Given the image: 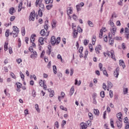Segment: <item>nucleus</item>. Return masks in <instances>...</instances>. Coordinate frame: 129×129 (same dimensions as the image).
Returning <instances> with one entry per match:
<instances>
[{
  "label": "nucleus",
  "instance_id": "nucleus-1",
  "mask_svg": "<svg viewBox=\"0 0 129 129\" xmlns=\"http://www.w3.org/2000/svg\"><path fill=\"white\" fill-rule=\"evenodd\" d=\"M60 41H61V38H60V37H58L56 39V37L53 36L51 37V39H50V42L51 44L52 45H58V44L60 43Z\"/></svg>",
  "mask_w": 129,
  "mask_h": 129
},
{
  "label": "nucleus",
  "instance_id": "nucleus-2",
  "mask_svg": "<svg viewBox=\"0 0 129 129\" xmlns=\"http://www.w3.org/2000/svg\"><path fill=\"white\" fill-rule=\"evenodd\" d=\"M42 1L43 0H36V6L39 7V10L41 11H45V6L44 4H42Z\"/></svg>",
  "mask_w": 129,
  "mask_h": 129
},
{
  "label": "nucleus",
  "instance_id": "nucleus-3",
  "mask_svg": "<svg viewBox=\"0 0 129 129\" xmlns=\"http://www.w3.org/2000/svg\"><path fill=\"white\" fill-rule=\"evenodd\" d=\"M107 56L109 57H111L114 61H116V59H115V55L114 54V51L113 50H111L110 51H108L107 53H106Z\"/></svg>",
  "mask_w": 129,
  "mask_h": 129
},
{
  "label": "nucleus",
  "instance_id": "nucleus-4",
  "mask_svg": "<svg viewBox=\"0 0 129 129\" xmlns=\"http://www.w3.org/2000/svg\"><path fill=\"white\" fill-rule=\"evenodd\" d=\"M35 17H36V15L35 14V11L33 10L30 14L29 17V21H35Z\"/></svg>",
  "mask_w": 129,
  "mask_h": 129
},
{
  "label": "nucleus",
  "instance_id": "nucleus-5",
  "mask_svg": "<svg viewBox=\"0 0 129 129\" xmlns=\"http://www.w3.org/2000/svg\"><path fill=\"white\" fill-rule=\"evenodd\" d=\"M102 49V47H101V45H98L97 46L95 47V51L96 54H100V50Z\"/></svg>",
  "mask_w": 129,
  "mask_h": 129
},
{
  "label": "nucleus",
  "instance_id": "nucleus-6",
  "mask_svg": "<svg viewBox=\"0 0 129 129\" xmlns=\"http://www.w3.org/2000/svg\"><path fill=\"white\" fill-rule=\"evenodd\" d=\"M40 35L42 37H44V36H46V37H48V36H49V32H47V31L46 32L45 31V30L42 29L40 31Z\"/></svg>",
  "mask_w": 129,
  "mask_h": 129
},
{
  "label": "nucleus",
  "instance_id": "nucleus-7",
  "mask_svg": "<svg viewBox=\"0 0 129 129\" xmlns=\"http://www.w3.org/2000/svg\"><path fill=\"white\" fill-rule=\"evenodd\" d=\"M113 75L116 78L118 77V75H119V67H117L115 71L113 73Z\"/></svg>",
  "mask_w": 129,
  "mask_h": 129
},
{
  "label": "nucleus",
  "instance_id": "nucleus-8",
  "mask_svg": "<svg viewBox=\"0 0 129 129\" xmlns=\"http://www.w3.org/2000/svg\"><path fill=\"white\" fill-rule=\"evenodd\" d=\"M110 30L112 35L114 36L115 35V33L116 32V26H115L111 27Z\"/></svg>",
  "mask_w": 129,
  "mask_h": 129
},
{
  "label": "nucleus",
  "instance_id": "nucleus-9",
  "mask_svg": "<svg viewBox=\"0 0 129 129\" xmlns=\"http://www.w3.org/2000/svg\"><path fill=\"white\" fill-rule=\"evenodd\" d=\"M16 85H17V91L20 92L21 91V88H22V84L20 82H17L16 83Z\"/></svg>",
  "mask_w": 129,
  "mask_h": 129
},
{
  "label": "nucleus",
  "instance_id": "nucleus-10",
  "mask_svg": "<svg viewBox=\"0 0 129 129\" xmlns=\"http://www.w3.org/2000/svg\"><path fill=\"white\" fill-rule=\"evenodd\" d=\"M64 97H65V93L61 92L60 93V96H59L58 97V99L59 101L61 102V100H62V99H63V98H64Z\"/></svg>",
  "mask_w": 129,
  "mask_h": 129
},
{
  "label": "nucleus",
  "instance_id": "nucleus-11",
  "mask_svg": "<svg viewBox=\"0 0 129 129\" xmlns=\"http://www.w3.org/2000/svg\"><path fill=\"white\" fill-rule=\"evenodd\" d=\"M51 26L52 29H55L57 27V21L53 20L51 22Z\"/></svg>",
  "mask_w": 129,
  "mask_h": 129
},
{
  "label": "nucleus",
  "instance_id": "nucleus-12",
  "mask_svg": "<svg viewBox=\"0 0 129 129\" xmlns=\"http://www.w3.org/2000/svg\"><path fill=\"white\" fill-rule=\"evenodd\" d=\"M119 64L120 66L122 67L123 69H124V68H125V64L124 63V61H123V60L120 59L119 60Z\"/></svg>",
  "mask_w": 129,
  "mask_h": 129
},
{
  "label": "nucleus",
  "instance_id": "nucleus-13",
  "mask_svg": "<svg viewBox=\"0 0 129 129\" xmlns=\"http://www.w3.org/2000/svg\"><path fill=\"white\" fill-rule=\"evenodd\" d=\"M19 34V32L13 31L12 32L10 33V35H13L14 38H17L18 37V35Z\"/></svg>",
  "mask_w": 129,
  "mask_h": 129
},
{
  "label": "nucleus",
  "instance_id": "nucleus-14",
  "mask_svg": "<svg viewBox=\"0 0 129 129\" xmlns=\"http://www.w3.org/2000/svg\"><path fill=\"white\" fill-rule=\"evenodd\" d=\"M38 56V53L36 51H34L33 52V53L31 55L30 57L32 58V59H35L37 58V56Z\"/></svg>",
  "mask_w": 129,
  "mask_h": 129
},
{
  "label": "nucleus",
  "instance_id": "nucleus-15",
  "mask_svg": "<svg viewBox=\"0 0 129 129\" xmlns=\"http://www.w3.org/2000/svg\"><path fill=\"white\" fill-rule=\"evenodd\" d=\"M117 118H118V120L122 121V114L121 112L117 114Z\"/></svg>",
  "mask_w": 129,
  "mask_h": 129
},
{
  "label": "nucleus",
  "instance_id": "nucleus-16",
  "mask_svg": "<svg viewBox=\"0 0 129 129\" xmlns=\"http://www.w3.org/2000/svg\"><path fill=\"white\" fill-rule=\"evenodd\" d=\"M122 121H116V123H117V126L118 128L120 129L121 128V127L122 126Z\"/></svg>",
  "mask_w": 129,
  "mask_h": 129
},
{
  "label": "nucleus",
  "instance_id": "nucleus-17",
  "mask_svg": "<svg viewBox=\"0 0 129 129\" xmlns=\"http://www.w3.org/2000/svg\"><path fill=\"white\" fill-rule=\"evenodd\" d=\"M36 34H32L30 38V43H34L35 42V38H36Z\"/></svg>",
  "mask_w": 129,
  "mask_h": 129
},
{
  "label": "nucleus",
  "instance_id": "nucleus-18",
  "mask_svg": "<svg viewBox=\"0 0 129 129\" xmlns=\"http://www.w3.org/2000/svg\"><path fill=\"white\" fill-rule=\"evenodd\" d=\"M39 84L41 87H43V86H44V85L46 84V81L40 80L39 81Z\"/></svg>",
  "mask_w": 129,
  "mask_h": 129
},
{
  "label": "nucleus",
  "instance_id": "nucleus-19",
  "mask_svg": "<svg viewBox=\"0 0 129 129\" xmlns=\"http://www.w3.org/2000/svg\"><path fill=\"white\" fill-rule=\"evenodd\" d=\"M87 128V125L85 122H82L81 123V129H86Z\"/></svg>",
  "mask_w": 129,
  "mask_h": 129
},
{
  "label": "nucleus",
  "instance_id": "nucleus-20",
  "mask_svg": "<svg viewBox=\"0 0 129 129\" xmlns=\"http://www.w3.org/2000/svg\"><path fill=\"white\" fill-rule=\"evenodd\" d=\"M67 13H68V16H69L70 15H71V14L73 13V10H72V8H71V7L68 8Z\"/></svg>",
  "mask_w": 129,
  "mask_h": 129
},
{
  "label": "nucleus",
  "instance_id": "nucleus-21",
  "mask_svg": "<svg viewBox=\"0 0 129 129\" xmlns=\"http://www.w3.org/2000/svg\"><path fill=\"white\" fill-rule=\"evenodd\" d=\"M9 13H10V15H14V14H15V13H16V10H15V8H14L13 7L10 8L9 10Z\"/></svg>",
  "mask_w": 129,
  "mask_h": 129
},
{
  "label": "nucleus",
  "instance_id": "nucleus-22",
  "mask_svg": "<svg viewBox=\"0 0 129 129\" xmlns=\"http://www.w3.org/2000/svg\"><path fill=\"white\" fill-rule=\"evenodd\" d=\"M102 71L103 72V75H105V76H106V77H108L109 75L105 68H103V70Z\"/></svg>",
  "mask_w": 129,
  "mask_h": 129
},
{
  "label": "nucleus",
  "instance_id": "nucleus-23",
  "mask_svg": "<svg viewBox=\"0 0 129 129\" xmlns=\"http://www.w3.org/2000/svg\"><path fill=\"white\" fill-rule=\"evenodd\" d=\"M78 36V31H77L76 29L74 30V33H73V37L74 38H77Z\"/></svg>",
  "mask_w": 129,
  "mask_h": 129
},
{
  "label": "nucleus",
  "instance_id": "nucleus-24",
  "mask_svg": "<svg viewBox=\"0 0 129 129\" xmlns=\"http://www.w3.org/2000/svg\"><path fill=\"white\" fill-rule=\"evenodd\" d=\"M95 42H96V36L95 35H93L92 38L93 45H95Z\"/></svg>",
  "mask_w": 129,
  "mask_h": 129
},
{
  "label": "nucleus",
  "instance_id": "nucleus-25",
  "mask_svg": "<svg viewBox=\"0 0 129 129\" xmlns=\"http://www.w3.org/2000/svg\"><path fill=\"white\" fill-rule=\"evenodd\" d=\"M38 42L40 43V45H44V38L43 37H40Z\"/></svg>",
  "mask_w": 129,
  "mask_h": 129
},
{
  "label": "nucleus",
  "instance_id": "nucleus-26",
  "mask_svg": "<svg viewBox=\"0 0 129 129\" xmlns=\"http://www.w3.org/2000/svg\"><path fill=\"white\" fill-rule=\"evenodd\" d=\"M93 111L95 115H99V110L98 109H94Z\"/></svg>",
  "mask_w": 129,
  "mask_h": 129
},
{
  "label": "nucleus",
  "instance_id": "nucleus-27",
  "mask_svg": "<svg viewBox=\"0 0 129 129\" xmlns=\"http://www.w3.org/2000/svg\"><path fill=\"white\" fill-rule=\"evenodd\" d=\"M74 91H75V89H74V86H72V87L71 88V90H70V95H73V94L74 93Z\"/></svg>",
  "mask_w": 129,
  "mask_h": 129
},
{
  "label": "nucleus",
  "instance_id": "nucleus-28",
  "mask_svg": "<svg viewBox=\"0 0 129 129\" xmlns=\"http://www.w3.org/2000/svg\"><path fill=\"white\" fill-rule=\"evenodd\" d=\"M9 45V42L8 41L5 42V45H4V50L5 51L8 50V46Z\"/></svg>",
  "mask_w": 129,
  "mask_h": 129
},
{
  "label": "nucleus",
  "instance_id": "nucleus-29",
  "mask_svg": "<svg viewBox=\"0 0 129 129\" xmlns=\"http://www.w3.org/2000/svg\"><path fill=\"white\" fill-rule=\"evenodd\" d=\"M114 43V40L112 39V38L109 39V45H110L111 46H113Z\"/></svg>",
  "mask_w": 129,
  "mask_h": 129
},
{
  "label": "nucleus",
  "instance_id": "nucleus-30",
  "mask_svg": "<svg viewBox=\"0 0 129 129\" xmlns=\"http://www.w3.org/2000/svg\"><path fill=\"white\" fill-rule=\"evenodd\" d=\"M21 33L22 34V36H25V35H26V29H25V27L22 28Z\"/></svg>",
  "mask_w": 129,
  "mask_h": 129
},
{
  "label": "nucleus",
  "instance_id": "nucleus-31",
  "mask_svg": "<svg viewBox=\"0 0 129 129\" xmlns=\"http://www.w3.org/2000/svg\"><path fill=\"white\" fill-rule=\"evenodd\" d=\"M89 49H90V51L92 52H93V46L92 45V44H89Z\"/></svg>",
  "mask_w": 129,
  "mask_h": 129
},
{
  "label": "nucleus",
  "instance_id": "nucleus-32",
  "mask_svg": "<svg viewBox=\"0 0 129 129\" xmlns=\"http://www.w3.org/2000/svg\"><path fill=\"white\" fill-rule=\"evenodd\" d=\"M109 25H110L111 27L115 26V25H114V23H113V21H112V20H110L109 21Z\"/></svg>",
  "mask_w": 129,
  "mask_h": 129
},
{
  "label": "nucleus",
  "instance_id": "nucleus-33",
  "mask_svg": "<svg viewBox=\"0 0 129 129\" xmlns=\"http://www.w3.org/2000/svg\"><path fill=\"white\" fill-rule=\"evenodd\" d=\"M22 7H23V3L21 2L18 6V12H21V11H22Z\"/></svg>",
  "mask_w": 129,
  "mask_h": 129
},
{
  "label": "nucleus",
  "instance_id": "nucleus-34",
  "mask_svg": "<svg viewBox=\"0 0 129 129\" xmlns=\"http://www.w3.org/2000/svg\"><path fill=\"white\" fill-rule=\"evenodd\" d=\"M35 107L37 112L40 113V108H39V105H38V104H35Z\"/></svg>",
  "mask_w": 129,
  "mask_h": 129
},
{
  "label": "nucleus",
  "instance_id": "nucleus-35",
  "mask_svg": "<svg viewBox=\"0 0 129 129\" xmlns=\"http://www.w3.org/2000/svg\"><path fill=\"white\" fill-rule=\"evenodd\" d=\"M87 56H88V50L86 49L84 52V57L86 58H87Z\"/></svg>",
  "mask_w": 129,
  "mask_h": 129
},
{
  "label": "nucleus",
  "instance_id": "nucleus-36",
  "mask_svg": "<svg viewBox=\"0 0 129 129\" xmlns=\"http://www.w3.org/2000/svg\"><path fill=\"white\" fill-rule=\"evenodd\" d=\"M53 73L54 74H57V67L56 66H53Z\"/></svg>",
  "mask_w": 129,
  "mask_h": 129
},
{
  "label": "nucleus",
  "instance_id": "nucleus-37",
  "mask_svg": "<svg viewBox=\"0 0 129 129\" xmlns=\"http://www.w3.org/2000/svg\"><path fill=\"white\" fill-rule=\"evenodd\" d=\"M88 116L91 120L93 119V114H92V113L89 112L88 114Z\"/></svg>",
  "mask_w": 129,
  "mask_h": 129
},
{
  "label": "nucleus",
  "instance_id": "nucleus-38",
  "mask_svg": "<svg viewBox=\"0 0 129 129\" xmlns=\"http://www.w3.org/2000/svg\"><path fill=\"white\" fill-rule=\"evenodd\" d=\"M84 45L85 46H87L88 45V44L89 43V40H87V39H85L84 40Z\"/></svg>",
  "mask_w": 129,
  "mask_h": 129
},
{
  "label": "nucleus",
  "instance_id": "nucleus-39",
  "mask_svg": "<svg viewBox=\"0 0 129 129\" xmlns=\"http://www.w3.org/2000/svg\"><path fill=\"white\" fill-rule=\"evenodd\" d=\"M77 84L78 86L80 85V84H81V81H79L78 82V80H77V79H76L75 85H77Z\"/></svg>",
  "mask_w": 129,
  "mask_h": 129
},
{
  "label": "nucleus",
  "instance_id": "nucleus-40",
  "mask_svg": "<svg viewBox=\"0 0 129 129\" xmlns=\"http://www.w3.org/2000/svg\"><path fill=\"white\" fill-rule=\"evenodd\" d=\"M37 94H36V91L35 89H33L32 90V97H36Z\"/></svg>",
  "mask_w": 129,
  "mask_h": 129
},
{
  "label": "nucleus",
  "instance_id": "nucleus-41",
  "mask_svg": "<svg viewBox=\"0 0 129 129\" xmlns=\"http://www.w3.org/2000/svg\"><path fill=\"white\" fill-rule=\"evenodd\" d=\"M45 4H46V5H48L49 4H52L53 0H45Z\"/></svg>",
  "mask_w": 129,
  "mask_h": 129
},
{
  "label": "nucleus",
  "instance_id": "nucleus-42",
  "mask_svg": "<svg viewBox=\"0 0 129 129\" xmlns=\"http://www.w3.org/2000/svg\"><path fill=\"white\" fill-rule=\"evenodd\" d=\"M103 65L102 64V63H99V68L100 71H102L103 70Z\"/></svg>",
  "mask_w": 129,
  "mask_h": 129
},
{
  "label": "nucleus",
  "instance_id": "nucleus-43",
  "mask_svg": "<svg viewBox=\"0 0 129 129\" xmlns=\"http://www.w3.org/2000/svg\"><path fill=\"white\" fill-rule=\"evenodd\" d=\"M43 12H44V11H42L41 10L38 11V15L39 17H43Z\"/></svg>",
  "mask_w": 129,
  "mask_h": 129
},
{
  "label": "nucleus",
  "instance_id": "nucleus-44",
  "mask_svg": "<svg viewBox=\"0 0 129 129\" xmlns=\"http://www.w3.org/2000/svg\"><path fill=\"white\" fill-rule=\"evenodd\" d=\"M95 96H96V95H94L93 97V103H94V104H97V102L96 101V99H95Z\"/></svg>",
  "mask_w": 129,
  "mask_h": 129
},
{
  "label": "nucleus",
  "instance_id": "nucleus-45",
  "mask_svg": "<svg viewBox=\"0 0 129 129\" xmlns=\"http://www.w3.org/2000/svg\"><path fill=\"white\" fill-rule=\"evenodd\" d=\"M88 24L90 27H93V26H94V25L93 24V23H92V22L90 21V20L88 21Z\"/></svg>",
  "mask_w": 129,
  "mask_h": 129
},
{
  "label": "nucleus",
  "instance_id": "nucleus-46",
  "mask_svg": "<svg viewBox=\"0 0 129 129\" xmlns=\"http://www.w3.org/2000/svg\"><path fill=\"white\" fill-rule=\"evenodd\" d=\"M13 31L15 32H20V30H19V28L17 26H13Z\"/></svg>",
  "mask_w": 129,
  "mask_h": 129
},
{
  "label": "nucleus",
  "instance_id": "nucleus-47",
  "mask_svg": "<svg viewBox=\"0 0 129 129\" xmlns=\"http://www.w3.org/2000/svg\"><path fill=\"white\" fill-rule=\"evenodd\" d=\"M110 124H111V127H113V128H114V125L113 119H110Z\"/></svg>",
  "mask_w": 129,
  "mask_h": 129
},
{
  "label": "nucleus",
  "instance_id": "nucleus-48",
  "mask_svg": "<svg viewBox=\"0 0 129 129\" xmlns=\"http://www.w3.org/2000/svg\"><path fill=\"white\" fill-rule=\"evenodd\" d=\"M5 36L6 37H9V36H10V30L9 29H7L6 30V32L5 33Z\"/></svg>",
  "mask_w": 129,
  "mask_h": 129
},
{
  "label": "nucleus",
  "instance_id": "nucleus-49",
  "mask_svg": "<svg viewBox=\"0 0 129 129\" xmlns=\"http://www.w3.org/2000/svg\"><path fill=\"white\" fill-rule=\"evenodd\" d=\"M127 91H128V89H127V88H123V94H127Z\"/></svg>",
  "mask_w": 129,
  "mask_h": 129
},
{
  "label": "nucleus",
  "instance_id": "nucleus-50",
  "mask_svg": "<svg viewBox=\"0 0 129 129\" xmlns=\"http://www.w3.org/2000/svg\"><path fill=\"white\" fill-rule=\"evenodd\" d=\"M60 109H62V110H64V111H67V108L64 107L63 105L60 106Z\"/></svg>",
  "mask_w": 129,
  "mask_h": 129
},
{
  "label": "nucleus",
  "instance_id": "nucleus-51",
  "mask_svg": "<svg viewBox=\"0 0 129 129\" xmlns=\"http://www.w3.org/2000/svg\"><path fill=\"white\" fill-rule=\"evenodd\" d=\"M103 35V32H102V30H100L99 35V37L100 39H102V36Z\"/></svg>",
  "mask_w": 129,
  "mask_h": 129
},
{
  "label": "nucleus",
  "instance_id": "nucleus-52",
  "mask_svg": "<svg viewBox=\"0 0 129 129\" xmlns=\"http://www.w3.org/2000/svg\"><path fill=\"white\" fill-rule=\"evenodd\" d=\"M77 31L78 32H79V33H82V28H81V27H80V26H78V28H77Z\"/></svg>",
  "mask_w": 129,
  "mask_h": 129
},
{
  "label": "nucleus",
  "instance_id": "nucleus-53",
  "mask_svg": "<svg viewBox=\"0 0 129 129\" xmlns=\"http://www.w3.org/2000/svg\"><path fill=\"white\" fill-rule=\"evenodd\" d=\"M109 96L110 98H112L113 97V92L111 90L109 91Z\"/></svg>",
  "mask_w": 129,
  "mask_h": 129
},
{
  "label": "nucleus",
  "instance_id": "nucleus-54",
  "mask_svg": "<svg viewBox=\"0 0 129 129\" xmlns=\"http://www.w3.org/2000/svg\"><path fill=\"white\" fill-rule=\"evenodd\" d=\"M54 94L55 93H54V91H51L49 94L50 97H53Z\"/></svg>",
  "mask_w": 129,
  "mask_h": 129
},
{
  "label": "nucleus",
  "instance_id": "nucleus-55",
  "mask_svg": "<svg viewBox=\"0 0 129 129\" xmlns=\"http://www.w3.org/2000/svg\"><path fill=\"white\" fill-rule=\"evenodd\" d=\"M100 95H101V97H102V98H103L104 96H105V94H104V91H102L100 92Z\"/></svg>",
  "mask_w": 129,
  "mask_h": 129
},
{
  "label": "nucleus",
  "instance_id": "nucleus-56",
  "mask_svg": "<svg viewBox=\"0 0 129 129\" xmlns=\"http://www.w3.org/2000/svg\"><path fill=\"white\" fill-rule=\"evenodd\" d=\"M107 35H104V36H103V40L104 41V42H107L108 40H107Z\"/></svg>",
  "mask_w": 129,
  "mask_h": 129
},
{
  "label": "nucleus",
  "instance_id": "nucleus-57",
  "mask_svg": "<svg viewBox=\"0 0 129 129\" xmlns=\"http://www.w3.org/2000/svg\"><path fill=\"white\" fill-rule=\"evenodd\" d=\"M44 29H45V31L46 32H49V31H48V29H49V26H48V24L44 25Z\"/></svg>",
  "mask_w": 129,
  "mask_h": 129
},
{
  "label": "nucleus",
  "instance_id": "nucleus-58",
  "mask_svg": "<svg viewBox=\"0 0 129 129\" xmlns=\"http://www.w3.org/2000/svg\"><path fill=\"white\" fill-rule=\"evenodd\" d=\"M108 88H111V87H112V83H111V82H108Z\"/></svg>",
  "mask_w": 129,
  "mask_h": 129
},
{
  "label": "nucleus",
  "instance_id": "nucleus-59",
  "mask_svg": "<svg viewBox=\"0 0 129 129\" xmlns=\"http://www.w3.org/2000/svg\"><path fill=\"white\" fill-rule=\"evenodd\" d=\"M16 62H17L18 64H20V63H22V59H21V58L17 59Z\"/></svg>",
  "mask_w": 129,
  "mask_h": 129
},
{
  "label": "nucleus",
  "instance_id": "nucleus-60",
  "mask_svg": "<svg viewBox=\"0 0 129 129\" xmlns=\"http://www.w3.org/2000/svg\"><path fill=\"white\" fill-rule=\"evenodd\" d=\"M8 49L10 54H13V48H12V47H9Z\"/></svg>",
  "mask_w": 129,
  "mask_h": 129
},
{
  "label": "nucleus",
  "instance_id": "nucleus-61",
  "mask_svg": "<svg viewBox=\"0 0 129 129\" xmlns=\"http://www.w3.org/2000/svg\"><path fill=\"white\" fill-rule=\"evenodd\" d=\"M53 7V5H47L46 6V9L47 10H51L52 9V7Z\"/></svg>",
  "mask_w": 129,
  "mask_h": 129
},
{
  "label": "nucleus",
  "instance_id": "nucleus-62",
  "mask_svg": "<svg viewBox=\"0 0 129 129\" xmlns=\"http://www.w3.org/2000/svg\"><path fill=\"white\" fill-rule=\"evenodd\" d=\"M11 76L14 79H16V75L14 74V73H11Z\"/></svg>",
  "mask_w": 129,
  "mask_h": 129
},
{
  "label": "nucleus",
  "instance_id": "nucleus-63",
  "mask_svg": "<svg viewBox=\"0 0 129 129\" xmlns=\"http://www.w3.org/2000/svg\"><path fill=\"white\" fill-rule=\"evenodd\" d=\"M125 37L126 38V40H128L129 39V32L128 33L125 34Z\"/></svg>",
  "mask_w": 129,
  "mask_h": 129
},
{
  "label": "nucleus",
  "instance_id": "nucleus-64",
  "mask_svg": "<svg viewBox=\"0 0 129 129\" xmlns=\"http://www.w3.org/2000/svg\"><path fill=\"white\" fill-rule=\"evenodd\" d=\"M79 53H81L82 52H83V47H80V49L79 50Z\"/></svg>",
  "mask_w": 129,
  "mask_h": 129
}]
</instances>
